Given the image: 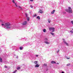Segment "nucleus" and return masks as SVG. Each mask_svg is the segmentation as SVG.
<instances>
[{
    "label": "nucleus",
    "instance_id": "35",
    "mask_svg": "<svg viewBox=\"0 0 73 73\" xmlns=\"http://www.w3.org/2000/svg\"><path fill=\"white\" fill-rule=\"evenodd\" d=\"M59 50H58V51L57 52V53H58V52H59Z\"/></svg>",
    "mask_w": 73,
    "mask_h": 73
},
{
    "label": "nucleus",
    "instance_id": "3",
    "mask_svg": "<svg viewBox=\"0 0 73 73\" xmlns=\"http://www.w3.org/2000/svg\"><path fill=\"white\" fill-rule=\"evenodd\" d=\"M47 41H48V39L46 38L45 39V44H50V43L49 42H48Z\"/></svg>",
    "mask_w": 73,
    "mask_h": 73
},
{
    "label": "nucleus",
    "instance_id": "42",
    "mask_svg": "<svg viewBox=\"0 0 73 73\" xmlns=\"http://www.w3.org/2000/svg\"><path fill=\"white\" fill-rule=\"evenodd\" d=\"M72 29V30H73V29Z\"/></svg>",
    "mask_w": 73,
    "mask_h": 73
},
{
    "label": "nucleus",
    "instance_id": "5",
    "mask_svg": "<svg viewBox=\"0 0 73 73\" xmlns=\"http://www.w3.org/2000/svg\"><path fill=\"white\" fill-rule=\"evenodd\" d=\"M63 40H64V44H66L67 45V46H68L69 45V44L68 43H66L65 41V39H63Z\"/></svg>",
    "mask_w": 73,
    "mask_h": 73
},
{
    "label": "nucleus",
    "instance_id": "22",
    "mask_svg": "<svg viewBox=\"0 0 73 73\" xmlns=\"http://www.w3.org/2000/svg\"><path fill=\"white\" fill-rule=\"evenodd\" d=\"M20 50H22L23 49V47H20Z\"/></svg>",
    "mask_w": 73,
    "mask_h": 73
},
{
    "label": "nucleus",
    "instance_id": "38",
    "mask_svg": "<svg viewBox=\"0 0 73 73\" xmlns=\"http://www.w3.org/2000/svg\"><path fill=\"white\" fill-rule=\"evenodd\" d=\"M15 72H17V70H15Z\"/></svg>",
    "mask_w": 73,
    "mask_h": 73
},
{
    "label": "nucleus",
    "instance_id": "40",
    "mask_svg": "<svg viewBox=\"0 0 73 73\" xmlns=\"http://www.w3.org/2000/svg\"><path fill=\"white\" fill-rule=\"evenodd\" d=\"M17 58H18V56H17Z\"/></svg>",
    "mask_w": 73,
    "mask_h": 73
},
{
    "label": "nucleus",
    "instance_id": "26",
    "mask_svg": "<svg viewBox=\"0 0 73 73\" xmlns=\"http://www.w3.org/2000/svg\"><path fill=\"white\" fill-rule=\"evenodd\" d=\"M44 66H46V64H43Z\"/></svg>",
    "mask_w": 73,
    "mask_h": 73
},
{
    "label": "nucleus",
    "instance_id": "36",
    "mask_svg": "<svg viewBox=\"0 0 73 73\" xmlns=\"http://www.w3.org/2000/svg\"><path fill=\"white\" fill-rule=\"evenodd\" d=\"M5 68H7V66H5Z\"/></svg>",
    "mask_w": 73,
    "mask_h": 73
},
{
    "label": "nucleus",
    "instance_id": "6",
    "mask_svg": "<svg viewBox=\"0 0 73 73\" xmlns=\"http://www.w3.org/2000/svg\"><path fill=\"white\" fill-rule=\"evenodd\" d=\"M27 24V21H25L24 23H22V25H26Z\"/></svg>",
    "mask_w": 73,
    "mask_h": 73
},
{
    "label": "nucleus",
    "instance_id": "14",
    "mask_svg": "<svg viewBox=\"0 0 73 73\" xmlns=\"http://www.w3.org/2000/svg\"><path fill=\"white\" fill-rule=\"evenodd\" d=\"M43 32H44V33L46 32V29H43Z\"/></svg>",
    "mask_w": 73,
    "mask_h": 73
},
{
    "label": "nucleus",
    "instance_id": "41",
    "mask_svg": "<svg viewBox=\"0 0 73 73\" xmlns=\"http://www.w3.org/2000/svg\"><path fill=\"white\" fill-rule=\"evenodd\" d=\"M14 28H15L14 27Z\"/></svg>",
    "mask_w": 73,
    "mask_h": 73
},
{
    "label": "nucleus",
    "instance_id": "32",
    "mask_svg": "<svg viewBox=\"0 0 73 73\" xmlns=\"http://www.w3.org/2000/svg\"><path fill=\"white\" fill-rule=\"evenodd\" d=\"M36 57H38V55H36Z\"/></svg>",
    "mask_w": 73,
    "mask_h": 73
},
{
    "label": "nucleus",
    "instance_id": "9",
    "mask_svg": "<svg viewBox=\"0 0 73 73\" xmlns=\"http://www.w3.org/2000/svg\"><path fill=\"white\" fill-rule=\"evenodd\" d=\"M51 64H56V62H55L54 61H51Z\"/></svg>",
    "mask_w": 73,
    "mask_h": 73
},
{
    "label": "nucleus",
    "instance_id": "2",
    "mask_svg": "<svg viewBox=\"0 0 73 73\" xmlns=\"http://www.w3.org/2000/svg\"><path fill=\"white\" fill-rule=\"evenodd\" d=\"M65 11L67 12H68V13H72V9L70 7H68V9H66Z\"/></svg>",
    "mask_w": 73,
    "mask_h": 73
},
{
    "label": "nucleus",
    "instance_id": "31",
    "mask_svg": "<svg viewBox=\"0 0 73 73\" xmlns=\"http://www.w3.org/2000/svg\"><path fill=\"white\" fill-rule=\"evenodd\" d=\"M15 5L16 6V7H18V6H17V5H16V3H15Z\"/></svg>",
    "mask_w": 73,
    "mask_h": 73
},
{
    "label": "nucleus",
    "instance_id": "1",
    "mask_svg": "<svg viewBox=\"0 0 73 73\" xmlns=\"http://www.w3.org/2000/svg\"><path fill=\"white\" fill-rule=\"evenodd\" d=\"M11 25V24L10 23L7 22L5 23L4 27L7 29H9V28H11V26H10Z\"/></svg>",
    "mask_w": 73,
    "mask_h": 73
},
{
    "label": "nucleus",
    "instance_id": "16",
    "mask_svg": "<svg viewBox=\"0 0 73 73\" xmlns=\"http://www.w3.org/2000/svg\"><path fill=\"white\" fill-rule=\"evenodd\" d=\"M25 15L27 17H28V14H27V13H26Z\"/></svg>",
    "mask_w": 73,
    "mask_h": 73
},
{
    "label": "nucleus",
    "instance_id": "28",
    "mask_svg": "<svg viewBox=\"0 0 73 73\" xmlns=\"http://www.w3.org/2000/svg\"><path fill=\"white\" fill-rule=\"evenodd\" d=\"M63 13H64V14H66V12H63Z\"/></svg>",
    "mask_w": 73,
    "mask_h": 73
},
{
    "label": "nucleus",
    "instance_id": "30",
    "mask_svg": "<svg viewBox=\"0 0 73 73\" xmlns=\"http://www.w3.org/2000/svg\"><path fill=\"white\" fill-rule=\"evenodd\" d=\"M66 58L67 59H70V58H68V57H67Z\"/></svg>",
    "mask_w": 73,
    "mask_h": 73
},
{
    "label": "nucleus",
    "instance_id": "13",
    "mask_svg": "<svg viewBox=\"0 0 73 73\" xmlns=\"http://www.w3.org/2000/svg\"><path fill=\"white\" fill-rule=\"evenodd\" d=\"M37 62H38L37 61H35L34 62V63L35 64H37Z\"/></svg>",
    "mask_w": 73,
    "mask_h": 73
},
{
    "label": "nucleus",
    "instance_id": "17",
    "mask_svg": "<svg viewBox=\"0 0 73 73\" xmlns=\"http://www.w3.org/2000/svg\"><path fill=\"white\" fill-rule=\"evenodd\" d=\"M70 65V64L68 63V64H67L66 66H69V65Z\"/></svg>",
    "mask_w": 73,
    "mask_h": 73
},
{
    "label": "nucleus",
    "instance_id": "10",
    "mask_svg": "<svg viewBox=\"0 0 73 73\" xmlns=\"http://www.w3.org/2000/svg\"><path fill=\"white\" fill-rule=\"evenodd\" d=\"M21 68V67H18L17 69V70H20V68Z\"/></svg>",
    "mask_w": 73,
    "mask_h": 73
},
{
    "label": "nucleus",
    "instance_id": "11",
    "mask_svg": "<svg viewBox=\"0 0 73 73\" xmlns=\"http://www.w3.org/2000/svg\"><path fill=\"white\" fill-rule=\"evenodd\" d=\"M54 12H55V10H54L52 12H51L52 14H54Z\"/></svg>",
    "mask_w": 73,
    "mask_h": 73
},
{
    "label": "nucleus",
    "instance_id": "33",
    "mask_svg": "<svg viewBox=\"0 0 73 73\" xmlns=\"http://www.w3.org/2000/svg\"><path fill=\"white\" fill-rule=\"evenodd\" d=\"M16 73V71H14L13 72V73Z\"/></svg>",
    "mask_w": 73,
    "mask_h": 73
},
{
    "label": "nucleus",
    "instance_id": "37",
    "mask_svg": "<svg viewBox=\"0 0 73 73\" xmlns=\"http://www.w3.org/2000/svg\"><path fill=\"white\" fill-rule=\"evenodd\" d=\"M31 1H32L33 0H30Z\"/></svg>",
    "mask_w": 73,
    "mask_h": 73
},
{
    "label": "nucleus",
    "instance_id": "34",
    "mask_svg": "<svg viewBox=\"0 0 73 73\" xmlns=\"http://www.w3.org/2000/svg\"><path fill=\"white\" fill-rule=\"evenodd\" d=\"M13 3H15V1H13Z\"/></svg>",
    "mask_w": 73,
    "mask_h": 73
},
{
    "label": "nucleus",
    "instance_id": "21",
    "mask_svg": "<svg viewBox=\"0 0 73 73\" xmlns=\"http://www.w3.org/2000/svg\"><path fill=\"white\" fill-rule=\"evenodd\" d=\"M70 32L71 33H73V31H70Z\"/></svg>",
    "mask_w": 73,
    "mask_h": 73
},
{
    "label": "nucleus",
    "instance_id": "12",
    "mask_svg": "<svg viewBox=\"0 0 73 73\" xmlns=\"http://www.w3.org/2000/svg\"><path fill=\"white\" fill-rule=\"evenodd\" d=\"M0 62H3V60H2V58L0 57Z\"/></svg>",
    "mask_w": 73,
    "mask_h": 73
},
{
    "label": "nucleus",
    "instance_id": "8",
    "mask_svg": "<svg viewBox=\"0 0 73 73\" xmlns=\"http://www.w3.org/2000/svg\"><path fill=\"white\" fill-rule=\"evenodd\" d=\"M39 12L40 13H43V11H42V10H40L39 11Z\"/></svg>",
    "mask_w": 73,
    "mask_h": 73
},
{
    "label": "nucleus",
    "instance_id": "19",
    "mask_svg": "<svg viewBox=\"0 0 73 73\" xmlns=\"http://www.w3.org/2000/svg\"><path fill=\"white\" fill-rule=\"evenodd\" d=\"M19 8H20V9H21V10L22 9V8L20 6H19Z\"/></svg>",
    "mask_w": 73,
    "mask_h": 73
},
{
    "label": "nucleus",
    "instance_id": "7",
    "mask_svg": "<svg viewBox=\"0 0 73 73\" xmlns=\"http://www.w3.org/2000/svg\"><path fill=\"white\" fill-rule=\"evenodd\" d=\"M40 66V65L38 64H36L35 65V67L36 68H38V67Z\"/></svg>",
    "mask_w": 73,
    "mask_h": 73
},
{
    "label": "nucleus",
    "instance_id": "4",
    "mask_svg": "<svg viewBox=\"0 0 73 73\" xmlns=\"http://www.w3.org/2000/svg\"><path fill=\"white\" fill-rule=\"evenodd\" d=\"M49 30L50 31H52V32H53L54 31V28L50 27L49 28Z\"/></svg>",
    "mask_w": 73,
    "mask_h": 73
},
{
    "label": "nucleus",
    "instance_id": "20",
    "mask_svg": "<svg viewBox=\"0 0 73 73\" xmlns=\"http://www.w3.org/2000/svg\"><path fill=\"white\" fill-rule=\"evenodd\" d=\"M71 23L72 24V25H73V21H71Z\"/></svg>",
    "mask_w": 73,
    "mask_h": 73
},
{
    "label": "nucleus",
    "instance_id": "27",
    "mask_svg": "<svg viewBox=\"0 0 73 73\" xmlns=\"http://www.w3.org/2000/svg\"><path fill=\"white\" fill-rule=\"evenodd\" d=\"M1 25H2V26H4H4L5 25H4V24H1Z\"/></svg>",
    "mask_w": 73,
    "mask_h": 73
},
{
    "label": "nucleus",
    "instance_id": "18",
    "mask_svg": "<svg viewBox=\"0 0 73 73\" xmlns=\"http://www.w3.org/2000/svg\"><path fill=\"white\" fill-rule=\"evenodd\" d=\"M50 34H51L52 35V36H53L54 35V33H51Z\"/></svg>",
    "mask_w": 73,
    "mask_h": 73
},
{
    "label": "nucleus",
    "instance_id": "24",
    "mask_svg": "<svg viewBox=\"0 0 73 73\" xmlns=\"http://www.w3.org/2000/svg\"><path fill=\"white\" fill-rule=\"evenodd\" d=\"M48 21L49 23H50V20H48Z\"/></svg>",
    "mask_w": 73,
    "mask_h": 73
},
{
    "label": "nucleus",
    "instance_id": "25",
    "mask_svg": "<svg viewBox=\"0 0 73 73\" xmlns=\"http://www.w3.org/2000/svg\"><path fill=\"white\" fill-rule=\"evenodd\" d=\"M37 16V15L35 14V15H34L33 17H35V16Z\"/></svg>",
    "mask_w": 73,
    "mask_h": 73
},
{
    "label": "nucleus",
    "instance_id": "39",
    "mask_svg": "<svg viewBox=\"0 0 73 73\" xmlns=\"http://www.w3.org/2000/svg\"><path fill=\"white\" fill-rule=\"evenodd\" d=\"M61 73H64V72H62Z\"/></svg>",
    "mask_w": 73,
    "mask_h": 73
},
{
    "label": "nucleus",
    "instance_id": "15",
    "mask_svg": "<svg viewBox=\"0 0 73 73\" xmlns=\"http://www.w3.org/2000/svg\"><path fill=\"white\" fill-rule=\"evenodd\" d=\"M36 19H38V20H40V17H39V16H38L36 17Z\"/></svg>",
    "mask_w": 73,
    "mask_h": 73
},
{
    "label": "nucleus",
    "instance_id": "23",
    "mask_svg": "<svg viewBox=\"0 0 73 73\" xmlns=\"http://www.w3.org/2000/svg\"><path fill=\"white\" fill-rule=\"evenodd\" d=\"M27 20L28 21H29V18L27 17Z\"/></svg>",
    "mask_w": 73,
    "mask_h": 73
},
{
    "label": "nucleus",
    "instance_id": "29",
    "mask_svg": "<svg viewBox=\"0 0 73 73\" xmlns=\"http://www.w3.org/2000/svg\"><path fill=\"white\" fill-rule=\"evenodd\" d=\"M31 8H33V6H32V5H31Z\"/></svg>",
    "mask_w": 73,
    "mask_h": 73
}]
</instances>
